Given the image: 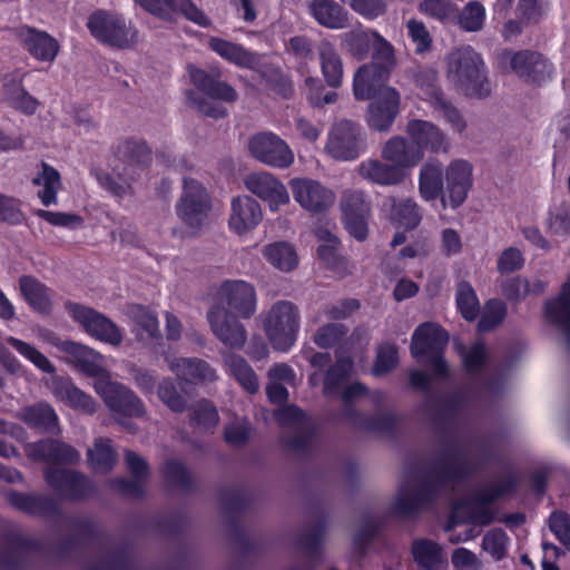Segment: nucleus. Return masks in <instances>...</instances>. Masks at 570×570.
<instances>
[{
  "label": "nucleus",
  "mask_w": 570,
  "mask_h": 570,
  "mask_svg": "<svg viewBox=\"0 0 570 570\" xmlns=\"http://www.w3.org/2000/svg\"><path fill=\"white\" fill-rule=\"evenodd\" d=\"M465 459L454 452L442 459L426 473L411 476L401 485L394 502V511L401 515H414L428 508L434 499L446 495L454 490L459 480L466 473Z\"/></svg>",
  "instance_id": "nucleus-1"
},
{
  "label": "nucleus",
  "mask_w": 570,
  "mask_h": 570,
  "mask_svg": "<svg viewBox=\"0 0 570 570\" xmlns=\"http://www.w3.org/2000/svg\"><path fill=\"white\" fill-rule=\"evenodd\" d=\"M189 76L198 90L186 92L188 105L207 117L224 118L227 115L226 108L210 99L235 102L238 99L237 91L227 82L219 80V72L214 77L203 69L190 67Z\"/></svg>",
  "instance_id": "nucleus-2"
},
{
  "label": "nucleus",
  "mask_w": 570,
  "mask_h": 570,
  "mask_svg": "<svg viewBox=\"0 0 570 570\" xmlns=\"http://www.w3.org/2000/svg\"><path fill=\"white\" fill-rule=\"evenodd\" d=\"M448 78L468 96L485 98L491 94L484 62L470 47L456 49L449 55Z\"/></svg>",
  "instance_id": "nucleus-3"
},
{
  "label": "nucleus",
  "mask_w": 570,
  "mask_h": 570,
  "mask_svg": "<svg viewBox=\"0 0 570 570\" xmlns=\"http://www.w3.org/2000/svg\"><path fill=\"white\" fill-rule=\"evenodd\" d=\"M210 309L228 311L243 320L250 318L257 309L255 287L242 279H227L209 294Z\"/></svg>",
  "instance_id": "nucleus-4"
},
{
  "label": "nucleus",
  "mask_w": 570,
  "mask_h": 570,
  "mask_svg": "<svg viewBox=\"0 0 570 570\" xmlns=\"http://www.w3.org/2000/svg\"><path fill=\"white\" fill-rule=\"evenodd\" d=\"M264 330L273 347L286 352L296 342L299 330V311L289 301L276 302L264 321Z\"/></svg>",
  "instance_id": "nucleus-5"
},
{
  "label": "nucleus",
  "mask_w": 570,
  "mask_h": 570,
  "mask_svg": "<svg viewBox=\"0 0 570 570\" xmlns=\"http://www.w3.org/2000/svg\"><path fill=\"white\" fill-rule=\"evenodd\" d=\"M449 342L448 333L434 323L421 324L413 333L411 354L420 362L432 365L439 377L448 375V365L442 354Z\"/></svg>",
  "instance_id": "nucleus-6"
},
{
  "label": "nucleus",
  "mask_w": 570,
  "mask_h": 570,
  "mask_svg": "<svg viewBox=\"0 0 570 570\" xmlns=\"http://www.w3.org/2000/svg\"><path fill=\"white\" fill-rule=\"evenodd\" d=\"M498 66L503 72H511L519 78L531 82H542L549 79L553 66L547 57L539 51L510 49L498 55Z\"/></svg>",
  "instance_id": "nucleus-7"
},
{
  "label": "nucleus",
  "mask_w": 570,
  "mask_h": 570,
  "mask_svg": "<svg viewBox=\"0 0 570 570\" xmlns=\"http://www.w3.org/2000/svg\"><path fill=\"white\" fill-rule=\"evenodd\" d=\"M91 36L102 43L126 48L135 41L136 31L127 26L125 19L107 10L94 11L87 21Z\"/></svg>",
  "instance_id": "nucleus-8"
},
{
  "label": "nucleus",
  "mask_w": 570,
  "mask_h": 570,
  "mask_svg": "<svg viewBox=\"0 0 570 570\" xmlns=\"http://www.w3.org/2000/svg\"><path fill=\"white\" fill-rule=\"evenodd\" d=\"M517 480L514 476L509 475L502 480L490 484L480 490L471 501L462 505L454 507V514H459L462 510L466 511V520L471 523L479 525L490 524L494 518L495 512L489 507L491 502L498 498L512 492L515 489Z\"/></svg>",
  "instance_id": "nucleus-9"
},
{
  "label": "nucleus",
  "mask_w": 570,
  "mask_h": 570,
  "mask_svg": "<svg viewBox=\"0 0 570 570\" xmlns=\"http://www.w3.org/2000/svg\"><path fill=\"white\" fill-rule=\"evenodd\" d=\"M95 391L104 400L114 416H144L146 407L139 396L126 385L112 382L107 376L98 377Z\"/></svg>",
  "instance_id": "nucleus-10"
},
{
  "label": "nucleus",
  "mask_w": 570,
  "mask_h": 570,
  "mask_svg": "<svg viewBox=\"0 0 570 570\" xmlns=\"http://www.w3.org/2000/svg\"><path fill=\"white\" fill-rule=\"evenodd\" d=\"M210 209V197L203 185L185 178L183 194L176 206L177 215L183 223L199 229L207 223Z\"/></svg>",
  "instance_id": "nucleus-11"
},
{
  "label": "nucleus",
  "mask_w": 570,
  "mask_h": 570,
  "mask_svg": "<svg viewBox=\"0 0 570 570\" xmlns=\"http://www.w3.org/2000/svg\"><path fill=\"white\" fill-rule=\"evenodd\" d=\"M247 147L249 155L266 166L285 169L294 163V153L291 147L272 131H262L250 136Z\"/></svg>",
  "instance_id": "nucleus-12"
},
{
  "label": "nucleus",
  "mask_w": 570,
  "mask_h": 570,
  "mask_svg": "<svg viewBox=\"0 0 570 570\" xmlns=\"http://www.w3.org/2000/svg\"><path fill=\"white\" fill-rule=\"evenodd\" d=\"M364 147L361 126L352 120L342 119L333 125L325 150L336 160H353L358 157Z\"/></svg>",
  "instance_id": "nucleus-13"
},
{
  "label": "nucleus",
  "mask_w": 570,
  "mask_h": 570,
  "mask_svg": "<svg viewBox=\"0 0 570 570\" xmlns=\"http://www.w3.org/2000/svg\"><path fill=\"white\" fill-rule=\"evenodd\" d=\"M109 160L115 164V169L135 180L141 171L149 167L153 155L145 140L126 138L112 146Z\"/></svg>",
  "instance_id": "nucleus-14"
},
{
  "label": "nucleus",
  "mask_w": 570,
  "mask_h": 570,
  "mask_svg": "<svg viewBox=\"0 0 570 570\" xmlns=\"http://www.w3.org/2000/svg\"><path fill=\"white\" fill-rule=\"evenodd\" d=\"M66 309L89 335L114 346L121 344L122 333L120 328L102 314L91 307L72 302L66 303Z\"/></svg>",
  "instance_id": "nucleus-15"
},
{
  "label": "nucleus",
  "mask_w": 570,
  "mask_h": 570,
  "mask_svg": "<svg viewBox=\"0 0 570 570\" xmlns=\"http://www.w3.org/2000/svg\"><path fill=\"white\" fill-rule=\"evenodd\" d=\"M45 480L62 500L81 501L95 492L94 483L75 470L47 468L45 469Z\"/></svg>",
  "instance_id": "nucleus-16"
},
{
  "label": "nucleus",
  "mask_w": 570,
  "mask_h": 570,
  "mask_svg": "<svg viewBox=\"0 0 570 570\" xmlns=\"http://www.w3.org/2000/svg\"><path fill=\"white\" fill-rule=\"evenodd\" d=\"M289 187L294 199L309 213H324L335 203L334 191L317 180L293 178L289 180Z\"/></svg>",
  "instance_id": "nucleus-17"
},
{
  "label": "nucleus",
  "mask_w": 570,
  "mask_h": 570,
  "mask_svg": "<svg viewBox=\"0 0 570 570\" xmlns=\"http://www.w3.org/2000/svg\"><path fill=\"white\" fill-rule=\"evenodd\" d=\"M206 320L213 335L232 350H243L247 342V331L239 317L228 311L207 309Z\"/></svg>",
  "instance_id": "nucleus-18"
},
{
  "label": "nucleus",
  "mask_w": 570,
  "mask_h": 570,
  "mask_svg": "<svg viewBox=\"0 0 570 570\" xmlns=\"http://www.w3.org/2000/svg\"><path fill=\"white\" fill-rule=\"evenodd\" d=\"M275 420L284 429H291L295 435L286 444L294 452L306 450L313 438V425L306 414L296 405H287L274 413Z\"/></svg>",
  "instance_id": "nucleus-19"
},
{
  "label": "nucleus",
  "mask_w": 570,
  "mask_h": 570,
  "mask_svg": "<svg viewBox=\"0 0 570 570\" xmlns=\"http://www.w3.org/2000/svg\"><path fill=\"white\" fill-rule=\"evenodd\" d=\"M366 394V387L356 382L348 386L345 385L343 391L341 392L342 400L346 403V407L343 411L342 415L346 417L352 424L379 432H387L395 424V415L393 413H382L377 414L372 419H363L360 414H357L350 403L355 399L363 396Z\"/></svg>",
  "instance_id": "nucleus-20"
},
{
  "label": "nucleus",
  "mask_w": 570,
  "mask_h": 570,
  "mask_svg": "<svg viewBox=\"0 0 570 570\" xmlns=\"http://www.w3.org/2000/svg\"><path fill=\"white\" fill-rule=\"evenodd\" d=\"M244 185L252 194L267 202L272 210L289 202V195L285 185L273 174L257 171L248 174L244 178Z\"/></svg>",
  "instance_id": "nucleus-21"
},
{
  "label": "nucleus",
  "mask_w": 570,
  "mask_h": 570,
  "mask_svg": "<svg viewBox=\"0 0 570 570\" xmlns=\"http://www.w3.org/2000/svg\"><path fill=\"white\" fill-rule=\"evenodd\" d=\"M400 92L396 89H385L367 107V126L375 131H389L400 112Z\"/></svg>",
  "instance_id": "nucleus-22"
},
{
  "label": "nucleus",
  "mask_w": 570,
  "mask_h": 570,
  "mask_svg": "<svg viewBox=\"0 0 570 570\" xmlns=\"http://www.w3.org/2000/svg\"><path fill=\"white\" fill-rule=\"evenodd\" d=\"M144 10L164 20H170L174 14L180 13L188 20L200 26L208 23V18L191 0H134Z\"/></svg>",
  "instance_id": "nucleus-23"
},
{
  "label": "nucleus",
  "mask_w": 570,
  "mask_h": 570,
  "mask_svg": "<svg viewBox=\"0 0 570 570\" xmlns=\"http://www.w3.org/2000/svg\"><path fill=\"white\" fill-rule=\"evenodd\" d=\"M472 171L471 164L463 159L452 160L445 168L446 200L452 208H458L466 199L473 183Z\"/></svg>",
  "instance_id": "nucleus-24"
},
{
  "label": "nucleus",
  "mask_w": 570,
  "mask_h": 570,
  "mask_svg": "<svg viewBox=\"0 0 570 570\" xmlns=\"http://www.w3.org/2000/svg\"><path fill=\"white\" fill-rule=\"evenodd\" d=\"M391 72L377 65H363L354 75L353 91L357 100L376 98L385 89H394L387 86Z\"/></svg>",
  "instance_id": "nucleus-25"
},
{
  "label": "nucleus",
  "mask_w": 570,
  "mask_h": 570,
  "mask_svg": "<svg viewBox=\"0 0 570 570\" xmlns=\"http://www.w3.org/2000/svg\"><path fill=\"white\" fill-rule=\"evenodd\" d=\"M125 462L134 480L125 478L114 479L110 485L117 492L131 498H140L145 491V482L149 475L147 461L131 450H126Z\"/></svg>",
  "instance_id": "nucleus-26"
},
{
  "label": "nucleus",
  "mask_w": 570,
  "mask_h": 570,
  "mask_svg": "<svg viewBox=\"0 0 570 570\" xmlns=\"http://www.w3.org/2000/svg\"><path fill=\"white\" fill-rule=\"evenodd\" d=\"M262 218L261 205L250 196H237L232 199L228 226L237 235L253 230Z\"/></svg>",
  "instance_id": "nucleus-27"
},
{
  "label": "nucleus",
  "mask_w": 570,
  "mask_h": 570,
  "mask_svg": "<svg viewBox=\"0 0 570 570\" xmlns=\"http://www.w3.org/2000/svg\"><path fill=\"white\" fill-rule=\"evenodd\" d=\"M406 134L416 145L414 148H419L422 151L423 149L434 154H445L449 151L450 144L445 134L430 121L421 119L410 120L406 125Z\"/></svg>",
  "instance_id": "nucleus-28"
},
{
  "label": "nucleus",
  "mask_w": 570,
  "mask_h": 570,
  "mask_svg": "<svg viewBox=\"0 0 570 570\" xmlns=\"http://www.w3.org/2000/svg\"><path fill=\"white\" fill-rule=\"evenodd\" d=\"M165 361L169 370L184 383L197 384L217 380L215 368L202 358L166 356Z\"/></svg>",
  "instance_id": "nucleus-29"
},
{
  "label": "nucleus",
  "mask_w": 570,
  "mask_h": 570,
  "mask_svg": "<svg viewBox=\"0 0 570 570\" xmlns=\"http://www.w3.org/2000/svg\"><path fill=\"white\" fill-rule=\"evenodd\" d=\"M61 351L68 354L69 361L81 372L92 377H105L102 366V356L85 346L72 341H51Z\"/></svg>",
  "instance_id": "nucleus-30"
},
{
  "label": "nucleus",
  "mask_w": 570,
  "mask_h": 570,
  "mask_svg": "<svg viewBox=\"0 0 570 570\" xmlns=\"http://www.w3.org/2000/svg\"><path fill=\"white\" fill-rule=\"evenodd\" d=\"M26 452L30 459L47 463L71 464L78 462L80 458L75 448L52 439L30 443L27 445Z\"/></svg>",
  "instance_id": "nucleus-31"
},
{
  "label": "nucleus",
  "mask_w": 570,
  "mask_h": 570,
  "mask_svg": "<svg viewBox=\"0 0 570 570\" xmlns=\"http://www.w3.org/2000/svg\"><path fill=\"white\" fill-rule=\"evenodd\" d=\"M445 169L443 163L436 158H430L420 168L419 193L422 199L433 202L441 197L443 207L448 205L443 196Z\"/></svg>",
  "instance_id": "nucleus-32"
},
{
  "label": "nucleus",
  "mask_w": 570,
  "mask_h": 570,
  "mask_svg": "<svg viewBox=\"0 0 570 570\" xmlns=\"http://www.w3.org/2000/svg\"><path fill=\"white\" fill-rule=\"evenodd\" d=\"M381 157L391 165L400 167L403 173H407L423 159L424 153L410 145L404 137L394 136L383 145Z\"/></svg>",
  "instance_id": "nucleus-33"
},
{
  "label": "nucleus",
  "mask_w": 570,
  "mask_h": 570,
  "mask_svg": "<svg viewBox=\"0 0 570 570\" xmlns=\"http://www.w3.org/2000/svg\"><path fill=\"white\" fill-rule=\"evenodd\" d=\"M7 501L16 509L32 515L53 517L59 513V503L56 499L45 494L7 493Z\"/></svg>",
  "instance_id": "nucleus-34"
},
{
  "label": "nucleus",
  "mask_w": 570,
  "mask_h": 570,
  "mask_svg": "<svg viewBox=\"0 0 570 570\" xmlns=\"http://www.w3.org/2000/svg\"><path fill=\"white\" fill-rule=\"evenodd\" d=\"M358 175L373 184L381 186H395L405 180L409 173H403L400 167L380 159H367L360 164Z\"/></svg>",
  "instance_id": "nucleus-35"
},
{
  "label": "nucleus",
  "mask_w": 570,
  "mask_h": 570,
  "mask_svg": "<svg viewBox=\"0 0 570 570\" xmlns=\"http://www.w3.org/2000/svg\"><path fill=\"white\" fill-rule=\"evenodd\" d=\"M127 315L132 323V333L144 345H149L161 337L155 312L141 305H130L127 308Z\"/></svg>",
  "instance_id": "nucleus-36"
},
{
  "label": "nucleus",
  "mask_w": 570,
  "mask_h": 570,
  "mask_svg": "<svg viewBox=\"0 0 570 570\" xmlns=\"http://www.w3.org/2000/svg\"><path fill=\"white\" fill-rule=\"evenodd\" d=\"M308 11L318 24L327 29H344L348 26V12L334 0H312Z\"/></svg>",
  "instance_id": "nucleus-37"
},
{
  "label": "nucleus",
  "mask_w": 570,
  "mask_h": 570,
  "mask_svg": "<svg viewBox=\"0 0 570 570\" xmlns=\"http://www.w3.org/2000/svg\"><path fill=\"white\" fill-rule=\"evenodd\" d=\"M52 393L59 401L75 410L86 414H94L97 411L96 401L70 381L55 380L52 382Z\"/></svg>",
  "instance_id": "nucleus-38"
},
{
  "label": "nucleus",
  "mask_w": 570,
  "mask_h": 570,
  "mask_svg": "<svg viewBox=\"0 0 570 570\" xmlns=\"http://www.w3.org/2000/svg\"><path fill=\"white\" fill-rule=\"evenodd\" d=\"M316 50L325 81L330 87H340L343 79V61L334 43L328 39H322Z\"/></svg>",
  "instance_id": "nucleus-39"
},
{
  "label": "nucleus",
  "mask_w": 570,
  "mask_h": 570,
  "mask_svg": "<svg viewBox=\"0 0 570 570\" xmlns=\"http://www.w3.org/2000/svg\"><path fill=\"white\" fill-rule=\"evenodd\" d=\"M17 417L30 428L42 432L57 433L59 431L58 416L48 403L22 407L17 413Z\"/></svg>",
  "instance_id": "nucleus-40"
},
{
  "label": "nucleus",
  "mask_w": 570,
  "mask_h": 570,
  "mask_svg": "<svg viewBox=\"0 0 570 570\" xmlns=\"http://www.w3.org/2000/svg\"><path fill=\"white\" fill-rule=\"evenodd\" d=\"M21 40L28 52L38 60L51 62L58 55V42L46 32L28 29L21 32Z\"/></svg>",
  "instance_id": "nucleus-41"
},
{
  "label": "nucleus",
  "mask_w": 570,
  "mask_h": 570,
  "mask_svg": "<svg viewBox=\"0 0 570 570\" xmlns=\"http://www.w3.org/2000/svg\"><path fill=\"white\" fill-rule=\"evenodd\" d=\"M209 48L227 61L243 68H254L258 63V56L240 45L213 37L209 39Z\"/></svg>",
  "instance_id": "nucleus-42"
},
{
  "label": "nucleus",
  "mask_w": 570,
  "mask_h": 570,
  "mask_svg": "<svg viewBox=\"0 0 570 570\" xmlns=\"http://www.w3.org/2000/svg\"><path fill=\"white\" fill-rule=\"evenodd\" d=\"M223 361L228 373L235 377L245 391L250 394L258 391V377L244 357L232 352H225L223 353Z\"/></svg>",
  "instance_id": "nucleus-43"
},
{
  "label": "nucleus",
  "mask_w": 570,
  "mask_h": 570,
  "mask_svg": "<svg viewBox=\"0 0 570 570\" xmlns=\"http://www.w3.org/2000/svg\"><path fill=\"white\" fill-rule=\"evenodd\" d=\"M264 258L283 273L293 272L298 265V256L293 245L287 242H275L264 246Z\"/></svg>",
  "instance_id": "nucleus-44"
},
{
  "label": "nucleus",
  "mask_w": 570,
  "mask_h": 570,
  "mask_svg": "<svg viewBox=\"0 0 570 570\" xmlns=\"http://www.w3.org/2000/svg\"><path fill=\"white\" fill-rule=\"evenodd\" d=\"M412 553L420 570H445L448 567L441 548L433 541H415L412 547Z\"/></svg>",
  "instance_id": "nucleus-45"
},
{
  "label": "nucleus",
  "mask_w": 570,
  "mask_h": 570,
  "mask_svg": "<svg viewBox=\"0 0 570 570\" xmlns=\"http://www.w3.org/2000/svg\"><path fill=\"white\" fill-rule=\"evenodd\" d=\"M19 286L23 297L35 309L40 312L49 311L51 296L46 285L32 276H22L19 281Z\"/></svg>",
  "instance_id": "nucleus-46"
},
{
  "label": "nucleus",
  "mask_w": 570,
  "mask_h": 570,
  "mask_svg": "<svg viewBox=\"0 0 570 570\" xmlns=\"http://www.w3.org/2000/svg\"><path fill=\"white\" fill-rule=\"evenodd\" d=\"M373 29L355 28L342 35V47L357 60L367 57L373 45Z\"/></svg>",
  "instance_id": "nucleus-47"
},
{
  "label": "nucleus",
  "mask_w": 570,
  "mask_h": 570,
  "mask_svg": "<svg viewBox=\"0 0 570 570\" xmlns=\"http://www.w3.org/2000/svg\"><path fill=\"white\" fill-rule=\"evenodd\" d=\"M41 173L32 179V183L43 187L39 190L38 197L45 206H49L57 203V193L61 188L60 174L46 163L41 164Z\"/></svg>",
  "instance_id": "nucleus-48"
},
{
  "label": "nucleus",
  "mask_w": 570,
  "mask_h": 570,
  "mask_svg": "<svg viewBox=\"0 0 570 570\" xmlns=\"http://www.w3.org/2000/svg\"><path fill=\"white\" fill-rule=\"evenodd\" d=\"M88 461L91 469L98 473L109 472L116 463V453L109 439H97L94 448L88 450Z\"/></svg>",
  "instance_id": "nucleus-49"
},
{
  "label": "nucleus",
  "mask_w": 570,
  "mask_h": 570,
  "mask_svg": "<svg viewBox=\"0 0 570 570\" xmlns=\"http://www.w3.org/2000/svg\"><path fill=\"white\" fill-rule=\"evenodd\" d=\"M109 168L111 171L96 170L95 177L104 189L117 197H122L129 193L135 180L115 169V164H111L110 160Z\"/></svg>",
  "instance_id": "nucleus-50"
},
{
  "label": "nucleus",
  "mask_w": 570,
  "mask_h": 570,
  "mask_svg": "<svg viewBox=\"0 0 570 570\" xmlns=\"http://www.w3.org/2000/svg\"><path fill=\"white\" fill-rule=\"evenodd\" d=\"M352 367L353 363L347 358L338 360L331 366L324 377V394L327 396L341 394L350 379Z\"/></svg>",
  "instance_id": "nucleus-51"
},
{
  "label": "nucleus",
  "mask_w": 570,
  "mask_h": 570,
  "mask_svg": "<svg viewBox=\"0 0 570 570\" xmlns=\"http://www.w3.org/2000/svg\"><path fill=\"white\" fill-rule=\"evenodd\" d=\"M485 20V8L479 1H470L464 8L456 12L458 26L468 32H478L483 28Z\"/></svg>",
  "instance_id": "nucleus-52"
},
{
  "label": "nucleus",
  "mask_w": 570,
  "mask_h": 570,
  "mask_svg": "<svg viewBox=\"0 0 570 570\" xmlns=\"http://www.w3.org/2000/svg\"><path fill=\"white\" fill-rule=\"evenodd\" d=\"M546 232L556 237L570 236V203L551 209L544 220Z\"/></svg>",
  "instance_id": "nucleus-53"
},
{
  "label": "nucleus",
  "mask_w": 570,
  "mask_h": 570,
  "mask_svg": "<svg viewBox=\"0 0 570 570\" xmlns=\"http://www.w3.org/2000/svg\"><path fill=\"white\" fill-rule=\"evenodd\" d=\"M372 51L374 61L370 65H377L380 68L392 72L397 63L395 49L392 43L377 31H373Z\"/></svg>",
  "instance_id": "nucleus-54"
},
{
  "label": "nucleus",
  "mask_w": 570,
  "mask_h": 570,
  "mask_svg": "<svg viewBox=\"0 0 570 570\" xmlns=\"http://www.w3.org/2000/svg\"><path fill=\"white\" fill-rule=\"evenodd\" d=\"M259 76L266 87L275 95L285 99L293 95L294 89L292 80L279 68L272 66L264 67L259 71Z\"/></svg>",
  "instance_id": "nucleus-55"
},
{
  "label": "nucleus",
  "mask_w": 570,
  "mask_h": 570,
  "mask_svg": "<svg viewBox=\"0 0 570 570\" xmlns=\"http://www.w3.org/2000/svg\"><path fill=\"white\" fill-rule=\"evenodd\" d=\"M190 425L202 431H210L219 421L216 407L208 401L202 400L190 409Z\"/></svg>",
  "instance_id": "nucleus-56"
},
{
  "label": "nucleus",
  "mask_w": 570,
  "mask_h": 570,
  "mask_svg": "<svg viewBox=\"0 0 570 570\" xmlns=\"http://www.w3.org/2000/svg\"><path fill=\"white\" fill-rule=\"evenodd\" d=\"M6 342L12 346L20 355L29 360L35 366L45 373L51 374L55 372L52 363L33 345L18 340L13 336L6 338Z\"/></svg>",
  "instance_id": "nucleus-57"
},
{
  "label": "nucleus",
  "mask_w": 570,
  "mask_h": 570,
  "mask_svg": "<svg viewBox=\"0 0 570 570\" xmlns=\"http://www.w3.org/2000/svg\"><path fill=\"white\" fill-rule=\"evenodd\" d=\"M415 85L426 96L432 105L438 97L443 96L441 89L436 86L438 73L430 67H416L411 71Z\"/></svg>",
  "instance_id": "nucleus-58"
},
{
  "label": "nucleus",
  "mask_w": 570,
  "mask_h": 570,
  "mask_svg": "<svg viewBox=\"0 0 570 570\" xmlns=\"http://www.w3.org/2000/svg\"><path fill=\"white\" fill-rule=\"evenodd\" d=\"M423 14L443 23L454 21L458 8L450 0H424L419 4Z\"/></svg>",
  "instance_id": "nucleus-59"
},
{
  "label": "nucleus",
  "mask_w": 570,
  "mask_h": 570,
  "mask_svg": "<svg viewBox=\"0 0 570 570\" xmlns=\"http://www.w3.org/2000/svg\"><path fill=\"white\" fill-rule=\"evenodd\" d=\"M8 104L27 115H32L38 108V101L31 97L19 83H10L4 87Z\"/></svg>",
  "instance_id": "nucleus-60"
},
{
  "label": "nucleus",
  "mask_w": 570,
  "mask_h": 570,
  "mask_svg": "<svg viewBox=\"0 0 570 570\" xmlns=\"http://www.w3.org/2000/svg\"><path fill=\"white\" fill-rule=\"evenodd\" d=\"M343 216L370 215L371 205L363 190L347 189L341 199Z\"/></svg>",
  "instance_id": "nucleus-61"
},
{
  "label": "nucleus",
  "mask_w": 570,
  "mask_h": 570,
  "mask_svg": "<svg viewBox=\"0 0 570 570\" xmlns=\"http://www.w3.org/2000/svg\"><path fill=\"white\" fill-rule=\"evenodd\" d=\"M456 304L462 316L468 321L474 320L480 312V305L475 292L466 282L459 284Z\"/></svg>",
  "instance_id": "nucleus-62"
},
{
  "label": "nucleus",
  "mask_w": 570,
  "mask_h": 570,
  "mask_svg": "<svg viewBox=\"0 0 570 570\" xmlns=\"http://www.w3.org/2000/svg\"><path fill=\"white\" fill-rule=\"evenodd\" d=\"M392 214L406 228L416 227L422 219L419 205L410 198L394 203Z\"/></svg>",
  "instance_id": "nucleus-63"
},
{
  "label": "nucleus",
  "mask_w": 570,
  "mask_h": 570,
  "mask_svg": "<svg viewBox=\"0 0 570 570\" xmlns=\"http://www.w3.org/2000/svg\"><path fill=\"white\" fill-rule=\"evenodd\" d=\"M158 397L171 411L181 413L187 409V401L179 394L176 384L171 379L163 380L157 390Z\"/></svg>",
  "instance_id": "nucleus-64"
}]
</instances>
